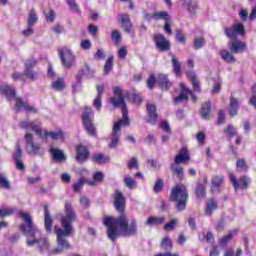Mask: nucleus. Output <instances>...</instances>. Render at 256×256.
<instances>
[{
    "label": "nucleus",
    "mask_w": 256,
    "mask_h": 256,
    "mask_svg": "<svg viewBox=\"0 0 256 256\" xmlns=\"http://www.w3.org/2000/svg\"><path fill=\"white\" fill-rule=\"evenodd\" d=\"M64 212L65 215L61 218L62 229L59 226L54 227V233L57 236V248L49 251V240L47 238L27 239L26 245L28 247L38 245L40 253H46L48 251V255H57L71 249V244L67 241V237H71L73 222L77 220V214L69 202L65 203Z\"/></svg>",
    "instance_id": "nucleus-1"
},
{
    "label": "nucleus",
    "mask_w": 256,
    "mask_h": 256,
    "mask_svg": "<svg viewBox=\"0 0 256 256\" xmlns=\"http://www.w3.org/2000/svg\"><path fill=\"white\" fill-rule=\"evenodd\" d=\"M114 207L120 213L119 217L108 216L103 220L105 227H107L108 239L115 241L121 235H124V237L137 235V220L135 216H132L129 225V220H127V216L125 215V196L119 190H116L115 193Z\"/></svg>",
    "instance_id": "nucleus-2"
},
{
    "label": "nucleus",
    "mask_w": 256,
    "mask_h": 256,
    "mask_svg": "<svg viewBox=\"0 0 256 256\" xmlns=\"http://www.w3.org/2000/svg\"><path fill=\"white\" fill-rule=\"evenodd\" d=\"M113 93L116 97H112L109 99V102L113 107H121L122 106V119L118 122L114 123L111 133V142L109 143V149H116L119 144V137H121V125L124 127L129 126V112L127 110V104L125 103V96H123V91L120 87H114Z\"/></svg>",
    "instance_id": "nucleus-3"
},
{
    "label": "nucleus",
    "mask_w": 256,
    "mask_h": 256,
    "mask_svg": "<svg viewBox=\"0 0 256 256\" xmlns=\"http://www.w3.org/2000/svg\"><path fill=\"white\" fill-rule=\"evenodd\" d=\"M171 201L176 203L177 211H184L187 207V199H189V194L187 193V187L183 184H178L172 188Z\"/></svg>",
    "instance_id": "nucleus-4"
},
{
    "label": "nucleus",
    "mask_w": 256,
    "mask_h": 256,
    "mask_svg": "<svg viewBox=\"0 0 256 256\" xmlns=\"http://www.w3.org/2000/svg\"><path fill=\"white\" fill-rule=\"evenodd\" d=\"M20 127L22 129H26L27 131H35L36 135H39V137H51L52 141H63V132L57 131V132H47L46 130H41V127L38 125H35L34 122L29 121H22L20 123Z\"/></svg>",
    "instance_id": "nucleus-5"
},
{
    "label": "nucleus",
    "mask_w": 256,
    "mask_h": 256,
    "mask_svg": "<svg viewBox=\"0 0 256 256\" xmlns=\"http://www.w3.org/2000/svg\"><path fill=\"white\" fill-rule=\"evenodd\" d=\"M19 217H21L25 223L20 225V230L26 237L35 239L37 233H39V230H37V227L33 224V218H31V215H29L27 212L20 211Z\"/></svg>",
    "instance_id": "nucleus-6"
},
{
    "label": "nucleus",
    "mask_w": 256,
    "mask_h": 256,
    "mask_svg": "<svg viewBox=\"0 0 256 256\" xmlns=\"http://www.w3.org/2000/svg\"><path fill=\"white\" fill-rule=\"evenodd\" d=\"M82 123L90 135H96L95 126L93 125V111L91 108H85L84 113L82 114Z\"/></svg>",
    "instance_id": "nucleus-7"
},
{
    "label": "nucleus",
    "mask_w": 256,
    "mask_h": 256,
    "mask_svg": "<svg viewBox=\"0 0 256 256\" xmlns=\"http://www.w3.org/2000/svg\"><path fill=\"white\" fill-rule=\"evenodd\" d=\"M224 33L228 39H235L237 35H245V26L243 23H237L231 27H226Z\"/></svg>",
    "instance_id": "nucleus-8"
},
{
    "label": "nucleus",
    "mask_w": 256,
    "mask_h": 256,
    "mask_svg": "<svg viewBox=\"0 0 256 256\" xmlns=\"http://www.w3.org/2000/svg\"><path fill=\"white\" fill-rule=\"evenodd\" d=\"M229 177L235 191H238V189H247V187H249V183H251V178H249V176H241L239 180H237L235 174L232 173Z\"/></svg>",
    "instance_id": "nucleus-9"
},
{
    "label": "nucleus",
    "mask_w": 256,
    "mask_h": 256,
    "mask_svg": "<svg viewBox=\"0 0 256 256\" xmlns=\"http://www.w3.org/2000/svg\"><path fill=\"white\" fill-rule=\"evenodd\" d=\"M59 55L62 61V65L67 69L71 68L73 63H75V56L73 55V52H71V50L68 48L60 49Z\"/></svg>",
    "instance_id": "nucleus-10"
},
{
    "label": "nucleus",
    "mask_w": 256,
    "mask_h": 256,
    "mask_svg": "<svg viewBox=\"0 0 256 256\" xmlns=\"http://www.w3.org/2000/svg\"><path fill=\"white\" fill-rule=\"evenodd\" d=\"M95 75V71L91 70L89 65H85L79 72V74L76 76V84H74L73 87V92L76 93L77 89L81 87V78L82 77H87L90 79V77H93Z\"/></svg>",
    "instance_id": "nucleus-11"
},
{
    "label": "nucleus",
    "mask_w": 256,
    "mask_h": 256,
    "mask_svg": "<svg viewBox=\"0 0 256 256\" xmlns=\"http://www.w3.org/2000/svg\"><path fill=\"white\" fill-rule=\"evenodd\" d=\"M155 47L160 52L169 51L171 49V42L165 38L163 34L154 35Z\"/></svg>",
    "instance_id": "nucleus-12"
},
{
    "label": "nucleus",
    "mask_w": 256,
    "mask_h": 256,
    "mask_svg": "<svg viewBox=\"0 0 256 256\" xmlns=\"http://www.w3.org/2000/svg\"><path fill=\"white\" fill-rule=\"evenodd\" d=\"M24 137L26 139V147L29 155H39L41 147L39 144L33 142V135L26 133Z\"/></svg>",
    "instance_id": "nucleus-13"
},
{
    "label": "nucleus",
    "mask_w": 256,
    "mask_h": 256,
    "mask_svg": "<svg viewBox=\"0 0 256 256\" xmlns=\"http://www.w3.org/2000/svg\"><path fill=\"white\" fill-rule=\"evenodd\" d=\"M118 17L124 31L131 35L133 33V23L131 22V18H129V14L121 13Z\"/></svg>",
    "instance_id": "nucleus-14"
},
{
    "label": "nucleus",
    "mask_w": 256,
    "mask_h": 256,
    "mask_svg": "<svg viewBox=\"0 0 256 256\" xmlns=\"http://www.w3.org/2000/svg\"><path fill=\"white\" fill-rule=\"evenodd\" d=\"M157 84L159 85L162 91H169L173 83L169 80V76L166 74H158L157 76Z\"/></svg>",
    "instance_id": "nucleus-15"
},
{
    "label": "nucleus",
    "mask_w": 256,
    "mask_h": 256,
    "mask_svg": "<svg viewBox=\"0 0 256 256\" xmlns=\"http://www.w3.org/2000/svg\"><path fill=\"white\" fill-rule=\"evenodd\" d=\"M191 156H189V151H187L186 147H183L179 154L175 156L174 164L181 165V163H189Z\"/></svg>",
    "instance_id": "nucleus-16"
},
{
    "label": "nucleus",
    "mask_w": 256,
    "mask_h": 256,
    "mask_svg": "<svg viewBox=\"0 0 256 256\" xmlns=\"http://www.w3.org/2000/svg\"><path fill=\"white\" fill-rule=\"evenodd\" d=\"M147 115H148L147 122L150 123V125H155L157 123V118L159 117L157 115V107L155 106V104L147 105Z\"/></svg>",
    "instance_id": "nucleus-17"
},
{
    "label": "nucleus",
    "mask_w": 256,
    "mask_h": 256,
    "mask_svg": "<svg viewBox=\"0 0 256 256\" xmlns=\"http://www.w3.org/2000/svg\"><path fill=\"white\" fill-rule=\"evenodd\" d=\"M223 181H225V177H223L222 175L212 177L211 193H221V185H223Z\"/></svg>",
    "instance_id": "nucleus-18"
},
{
    "label": "nucleus",
    "mask_w": 256,
    "mask_h": 256,
    "mask_svg": "<svg viewBox=\"0 0 256 256\" xmlns=\"http://www.w3.org/2000/svg\"><path fill=\"white\" fill-rule=\"evenodd\" d=\"M76 153V159L77 161H79V163H83L84 161H87V159H89V150L83 145H78L76 147Z\"/></svg>",
    "instance_id": "nucleus-19"
},
{
    "label": "nucleus",
    "mask_w": 256,
    "mask_h": 256,
    "mask_svg": "<svg viewBox=\"0 0 256 256\" xmlns=\"http://www.w3.org/2000/svg\"><path fill=\"white\" fill-rule=\"evenodd\" d=\"M0 93L2 95H5L6 99H8L9 101H13V99H15V89L7 84L0 85Z\"/></svg>",
    "instance_id": "nucleus-20"
},
{
    "label": "nucleus",
    "mask_w": 256,
    "mask_h": 256,
    "mask_svg": "<svg viewBox=\"0 0 256 256\" xmlns=\"http://www.w3.org/2000/svg\"><path fill=\"white\" fill-rule=\"evenodd\" d=\"M16 111H29L32 113H37V110L33 106H29L27 102L23 101V98H16Z\"/></svg>",
    "instance_id": "nucleus-21"
},
{
    "label": "nucleus",
    "mask_w": 256,
    "mask_h": 256,
    "mask_svg": "<svg viewBox=\"0 0 256 256\" xmlns=\"http://www.w3.org/2000/svg\"><path fill=\"white\" fill-rule=\"evenodd\" d=\"M50 153L52 155L53 160L56 163H62V161H65V159H67V157L65 156V153H63V150L59 149V148H50Z\"/></svg>",
    "instance_id": "nucleus-22"
},
{
    "label": "nucleus",
    "mask_w": 256,
    "mask_h": 256,
    "mask_svg": "<svg viewBox=\"0 0 256 256\" xmlns=\"http://www.w3.org/2000/svg\"><path fill=\"white\" fill-rule=\"evenodd\" d=\"M44 225L47 233H51L53 231V218H51V214H49V208L44 206Z\"/></svg>",
    "instance_id": "nucleus-23"
},
{
    "label": "nucleus",
    "mask_w": 256,
    "mask_h": 256,
    "mask_svg": "<svg viewBox=\"0 0 256 256\" xmlns=\"http://www.w3.org/2000/svg\"><path fill=\"white\" fill-rule=\"evenodd\" d=\"M247 49V44L239 40H234L231 43L230 51L231 53H243Z\"/></svg>",
    "instance_id": "nucleus-24"
},
{
    "label": "nucleus",
    "mask_w": 256,
    "mask_h": 256,
    "mask_svg": "<svg viewBox=\"0 0 256 256\" xmlns=\"http://www.w3.org/2000/svg\"><path fill=\"white\" fill-rule=\"evenodd\" d=\"M238 111H239V100H237V98L231 95L228 113L231 117H235Z\"/></svg>",
    "instance_id": "nucleus-25"
},
{
    "label": "nucleus",
    "mask_w": 256,
    "mask_h": 256,
    "mask_svg": "<svg viewBox=\"0 0 256 256\" xmlns=\"http://www.w3.org/2000/svg\"><path fill=\"white\" fill-rule=\"evenodd\" d=\"M219 207V203L214 198H211L207 201L206 209H205V215L207 217H211L213 215V211H217Z\"/></svg>",
    "instance_id": "nucleus-26"
},
{
    "label": "nucleus",
    "mask_w": 256,
    "mask_h": 256,
    "mask_svg": "<svg viewBox=\"0 0 256 256\" xmlns=\"http://www.w3.org/2000/svg\"><path fill=\"white\" fill-rule=\"evenodd\" d=\"M85 183L90 185V187H95V182L89 181L85 178H80L77 182H75L73 184L72 188H73L74 193H79L81 191V189H83V186L85 185Z\"/></svg>",
    "instance_id": "nucleus-27"
},
{
    "label": "nucleus",
    "mask_w": 256,
    "mask_h": 256,
    "mask_svg": "<svg viewBox=\"0 0 256 256\" xmlns=\"http://www.w3.org/2000/svg\"><path fill=\"white\" fill-rule=\"evenodd\" d=\"M171 63L175 75L179 77V75H181V62H179V60L177 59V57H175L174 54H171Z\"/></svg>",
    "instance_id": "nucleus-28"
},
{
    "label": "nucleus",
    "mask_w": 256,
    "mask_h": 256,
    "mask_svg": "<svg viewBox=\"0 0 256 256\" xmlns=\"http://www.w3.org/2000/svg\"><path fill=\"white\" fill-rule=\"evenodd\" d=\"M220 56L225 61L226 63H236L235 56L229 52V50H221L220 51Z\"/></svg>",
    "instance_id": "nucleus-29"
},
{
    "label": "nucleus",
    "mask_w": 256,
    "mask_h": 256,
    "mask_svg": "<svg viewBox=\"0 0 256 256\" xmlns=\"http://www.w3.org/2000/svg\"><path fill=\"white\" fill-rule=\"evenodd\" d=\"M233 235H237V230H232L229 234L220 238L219 245H221V247H227V245H229V241L233 239Z\"/></svg>",
    "instance_id": "nucleus-30"
},
{
    "label": "nucleus",
    "mask_w": 256,
    "mask_h": 256,
    "mask_svg": "<svg viewBox=\"0 0 256 256\" xmlns=\"http://www.w3.org/2000/svg\"><path fill=\"white\" fill-rule=\"evenodd\" d=\"M211 113V102H206L202 104L200 109V115L202 119H209V115Z\"/></svg>",
    "instance_id": "nucleus-31"
},
{
    "label": "nucleus",
    "mask_w": 256,
    "mask_h": 256,
    "mask_svg": "<svg viewBox=\"0 0 256 256\" xmlns=\"http://www.w3.org/2000/svg\"><path fill=\"white\" fill-rule=\"evenodd\" d=\"M163 223H165V217L151 216L146 221V225H150L151 227H153L155 225H163Z\"/></svg>",
    "instance_id": "nucleus-32"
},
{
    "label": "nucleus",
    "mask_w": 256,
    "mask_h": 256,
    "mask_svg": "<svg viewBox=\"0 0 256 256\" xmlns=\"http://www.w3.org/2000/svg\"><path fill=\"white\" fill-rule=\"evenodd\" d=\"M37 21H39V17H37V13L35 12V9L32 8L28 14V20H27L28 27H34Z\"/></svg>",
    "instance_id": "nucleus-33"
},
{
    "label": "nucleus",
    "mask_w": 256,
    "mask_h": 256,
    "mask_svg": "<svg viewBox=\"0 0 256 256\" xmlns=\"http://www.w3.org/2000/svg\"><path fill=\"white\" fill-rule=\"evenodd\" d=\"M154 21H165L166 23L168 21H171V16L165 11L156 12L154 13Z\"/></svg>",
    "instance_id": "nucleus-34"
},
{
    "label": "nucleus",
    "mask_w": 256,
    "mask_h": 256,
    "mask_svg": "<svg viewBox=\"0 0 256 256\" xmlns=\"http://www.w3.org/2000/svg\"><path fill=\"white\" fill-rule=\"evenodd\" d=\"M160 248L163 251H171L173 249V242L171 241V238L165 237L162 239Z\"/></svg>",
    "instance_id": "nucleus-35"
},
{
    "label": "nucleus",
    "mask_w": 256,
    "mask_h": 256,
    "mask_svg": "<svg viewBox=\"0 0 256 256\" xmlns=\"http://www.w3.org/2000/svg\"><path fill=\"white\" fill-rule=\"evenodd\" d=\"M171 171L177 175L178 179L183 180L185 177V174L183 172V167H181L179 164H172L171 165Z\"/></svg>",
    "instance_id": "nucleus-36"
},
{
    "label": "nucleus",
    "mask_w": 256,
    "mask_h": 256,
    "mask_svg": "<svg viewBox=\"0 0 256 256\" xmlns=\"http://www.w3.org/2000/svg\"><path fill=\"white\" fill-rule=\"evenodd\" d=\"M24 75L26 79H29V81H37L39 79V72L31 69V70H24Z\"/></svg>",
    "instance_id": "nucleus-37"
},
{
    "label": "nucleus",
    "mask_w": 256,
    "mask_h": 256,
    "mask_svg": "<svg viewBox=\"0 0 256 256\" xmlns=\"http://www.w3.org/2000/svg\"><path fill=\"white\" fill-rule=\"evenodd\" d=\"M92 161L94 163H98V164H103V163H107V161H109V156H105L101 153H98V154H95L93 157H92Z\"/></svg>",
    "instance_id": "nucleus-38"
},
{
    "label": "nucleus",
    "mask_w": 256,
    "mask_h": 256,
    "mask_svg": "<svg viewBox=\"0 0 256 256\" xmlns=\"http://www.w3.org/2000/svg\"><path fill=\"white\" fill-rule=\"evenodd\" d=\"M52 89H54V91H63V89H65V82L63 81V78H59L52 82Z\"/></svg>",
    "instance_id": "nucleus-39"
},
{
    "label": "nucleus",
    "mask_w": 256,
    "mask_h": 256,
    "mask_svg": "<svg viewBox=\"0 0 256 256\" xmlns=\"http://www.w3.org/2000/svg\"><path fill=\"white\" fill-rule=\"evenodd\" d=\"M197 199H205V184H198L195 191Z\"/></svg>",
    "instance_id": "nucleus-40"
},
{
    "label": "nucleus",
    "mask_w": 256,
    "mask_h": 256,
    "mask_svg": "<svg viewBox=\"0 0 256 256\" xmlns=\"http://www.w3.org/2000/svg\"><path fill=\"white\" fill-rule=\"evenodd\" d=\"M0 187L2 189H11V183L3 173H0Z\"/></svg>",
    "instance_id": "nucleus-41"
},
{
    "label": "nucleus",
    "mask_w": 256,
    "mask_h": 256,
    "mask_svg": "<svg viewBox=\"0 0 256 256\" xmlns=\"http://www.w3.org/2000/svg\"><path fill=\"white\" fill-rule=\"evenodd\" d=\"M193 47L196 51L199 49H203V47H205V38L203 37L195 38L193 42Z\"/></svg>",
    "instance_id": "nucleus-42"
},
{
    "label": "nucleus",
    "mask_w": 256,
    "mask_h": 256,
    "mask_svg": "<svg viewBox=\"0 0 256 256\" xmlns=\"http://www.w3.org/2000/svg\"><path fill=\"white\" fill-rule=\"evenodd\" d=\"M113 69V56H110L104 65V75H109L111 73V70Z\"/></svg>",
    "instance_id": "nucleus-43"
},
{
    "label": "nucleus",
    "mask_w": 256,
    "mask_h": 256,
    "mask_svg": "<svg viewBox=\"0 0 256 256\" xmlns=\"http://www.w3.org/2000/svg\"><path fill=\"white\" fill-rule=\"evenodd\" d=\"M66 3L69 6L70 11H74V13L81 15V10L79 9V5H77L75 0H66Z\"/></svg>",
    "instance_id": "nucleus-44"
},
{
    "label": "nucleus",
    "mask_w": 256,
    "mask_h": 256,
    "mask_svg": "<svg viewBox=\"0 0 256 256\" xmlns=\"http://www.w3.org/2000/svg\"><path fill=\"white\" fill-rule=\"evenodd\" d=\"M185 4L188 7V11L191 15H195V11H197L198 4L197 2H193L191 0H185Z\"/></svg>",
    "instance_id": "nucleus-45"
},
{
    "label": "nucleus",
    "mask_w": 256,
    "mask_h": 256,
    "mask_svg": "<svg viewBox=\"0 0 256 256\" xmlns=\"http://www.w3.org/2000/svg\"><path fill=\"white\" fill-rule=\"evenodd\" d=\"M178 224L179 220L177 218H174L170 222L166 223V225L164 226V231H173Z\"/></svg>",
    "instance_id": "nucleus-46"
},
{
    "label": "nucleus",
    "mask_w": 256,
    "mask_h": 256,
    "mask_svg": "<svg viewBox=\"0 0 256 256\" xmlns=\"http://www.w3.org/2000/svg\"><path fill=\"white\" fill-rule=\"evenodd\" d=\"M243 254V250L241 248H238L235 254V249L233 248H228L224 252V256H241Z\"/></svg>",
    "instance_id": "nucleus-47"
},
{
    "label": "nucleus",
    "mask_w": 256,
    "mask_h": 256,
    "mask_svg": "<svg viewBox=\"0 0 256 256\" xmlns=\"http://www.w3.org/2000/svg\"><path fill=\"white\" fill-rule=\"evenodd\" d=\"M224 133L228 135V137H237V128L233 127V125L229 124L227 128L224 130Z\"/></svg>",
    "instance_id": "nucleus-48"
},
{
    "label": "nucleus",
    "mask_w": 256,
    "mask_h": 256,
    "mask_svg": "<svg viewBox=\"0 0 256 256\" xmlns=\"http://www.w3.org/2000/svg\"><path fill=\"white\" fill-rule=\"evenodd\" d=\"M37 65V59L29 58L24 62L25 70H31Z\"/></svg>",
    "instance_id": "nucleus-49"
},
{
    "label": "nucleus",
    "mask_w": 256,
    "mask_h": 256,
    "mask_svg": "<svg viewBox=\"0 0 256 256\" xmlns=\"http://www.w3.org/2000/svg\"><path fill=\"white\" fill-rule=\"evenodd\" d=\"M15 211H17V208L0 209V217H9V215H13Z\"/></svg>",
    "instance_id": "nucleus-50"
},
{
    "label": "nucleus",
    "mask_w": 256,
    "mask_h": 256,
    "mask_svg": "<svg viewBox=\"0 0 256 256\" xmlns=\"http://www.w3.org/2000/svg\"><path fill=\"white\" fill-rule=\"evenodd\" d=\"M13 81H22L23 83H25L27 80L25 79V72L21 73V72H14L11 75Z\"/></svg>",
    "instance_id": "nucleus-51"
},
{
    "label": "nucleus",
    "mask_w": 256,
    "mask_h": 256,
    "mask_svg": "<svg viewBox=\"0 0 256 256\" xmlns=\"http://www.w3.org/2000/svg\"><path fill=\"white\" fill-rule=\"evenodd\" d=\"M236 168L239 169L240 171H247V169H249L245 159H238L236 162Z\"/></svg>",
    "instance_id": "nucleus-52"
},
{
    "label": "nucleus",
    "mask_w": 256,
    "mask_h": 256,
    "mask_svg": "<svg viewBox=\"0 0 256 256\" xmlns=\"http://www.w3.org/2000/svg\"><path fill=\"white\" fill-rule=\"evenodd\" d=\"M111 38L116 45H119L121 43V32L119 30L112 31Z\"/></svg>",
    "instance_id": "nucleus-53"
},
{
    "label": "nucleus",
    "mask_w": 256,
    "mask_h": 256,
    "mask_svg": "<svg viewBox=\"0 0 256 256\" xmlns=\"http://www.w3.org/2000/svg\"><path fill=\"white\" fill-rule=\"evenodd\" d=\"M163 179L159 178L153 187V191L154 193H161V191H163Z\"/></svg>",
    "instance_id": "nucleus-54"
},
{
    "label": "nucleus",
    "mask_w": 256,
    "mask_h": 256,
    "mask_svg": "<svg viewBox=\"0 0 256 256\" xmlns=\"http://www.w3.org/2000/svg\"><path fill=\"white\" fill-rule=\"evenodd\" d=\"M21 157H23V150L21 149V145H19V142H17L16 152L14 153V161L21 160Z\"/></svg>",
    "instance_id": "nucleus-55"
},
{
    "label": "nucleus",
    "mask_w": 256,
    "mask_h": 256,
    "mask_svg": "<svg viewBox=\"0 0 256 256\" xmlns=\"http://www.w3.org/2000/svg\"><path fill=\"white\" fill-rule=\"evenodd\" d=\"M128 169H139V161L137 158H131L127 163Z\"/></svg>",
    "instance_id": "nucleus-56"
},
{
    "label": "nucleus",
    "mask_w": 256,
    "mask_h": 256,
    "mask_svg": "<svg viewBox=\"0 0 256 256\" xmlns=\"http://www.w3.org/2000/svg\"><path fill=\"white\" fill-rule=\"evenodd\" d=\"M124 183L129 189H133V187H135V180L131 176H125Z\"/></svg>",
    "instance_id": "nucleus-57"
},
{
    "label": "nucleus",
    "mask_w": 256,
    "mask_h": 256,
    "mask_svg": "<svg viewBox=\"0 0 256 256\" xmlns=\"http://www.w3.org/2000/svg\"><path fill=\"white\" fill-rule=\"evenodd\" d=\"M155 83H157V78L155 77V74H151L147 80L148 89H153L155 87Z\"/></svg>",
    "instance_id": "nucleus-58"
},
{
    "label": "nucleus",
    "mask_w": 256,
    "mask_h": 256,
    "mask_svg": "<svg viewBox=\"0 0 256 256\" xmlns=\"http://www.w3.org/2000/svg\"><path fill=\"white\" fill-rule=\"evenodd\" d=\"M201 241H207L208 243H215V237L213 236V233L207 232L206 235L203 234V239Z\"/></svg>",
    "instance_id": "nucleus-59"
},
{
    "label": "nucleus",
    "mask_w": 256,
    "mask_h": 256,
    "mask_svg": "<svg viewBox=\"0 0 256 256\" xmlns=\"http://www.w3.org/2000/svg\"><path fill=\"white\" fill-rule=\"evenodd\" d=\"M187 99H189V97L187 96V92L183 91V93H181L179 96L174 98V102L183 103V101H187Z\"/></svg>",
    "instance_id": "nucleus-60"
},
{
    "label": "nucleus",
    "mask_w": 256,
    "mask_h": 256,
    "mask_svg": "<svg viewBox=\"0 0 256 256\" xmlns=\"http://www.w3.org/2000/svg\"><path fill=\"white\" fill-rule=\"evenodd\" d=\"M252 97L249 100L250 105L256 109V84L252 87Z\"/></svg>",
    "instance_id": "nucleus-61"
},
{
    "label": "nucleus",
    "mask_w": 256,
    "mask_h": 256,
    "mask_svg": "<svg viewBox=\"0 0 256 256\" xmlns=\"http://www.w3.org/2000/svg\"><path fill=\"white\" fill-rule=\"evenodd\" d=\"M94 59H98L99 61L105 59V51L99 48L94 54Z\"/></svg>",
    "instance_id": "nucleus-62"
},
{
    "label": "nucleus",
    "mask_w": 256,
    "mask_h": 256,
    "mask_svg": "<svg viewBox=\"0 0 256 256\" xmlns=\"http://www.w3.org/2000/svg\"><path fill=\"white\" fill-rule=\"evenodd\" d=\"M118 57L119 59H125V57H127V46H122L118 50Z\"/></svg>",
    "instance_id": "nucleus-63"
},
{
    "label": "nucleus",
    "mask_w": 256,
    "mask_h": 256,
    "mask_svg": "<svg viewBox=\"0 0 256 256\" xmlns=\"http://www.w3.org/2000/svg\"><path fill=\"white\" fill-rule=\"evenodd\" d=\"M176 39L178 42L180 43H185L186 38H185V34H183V32H181V30H177L176 31Z\"/></svg>",
    "instance_id": "nucleus-64"
}]
</instances>
